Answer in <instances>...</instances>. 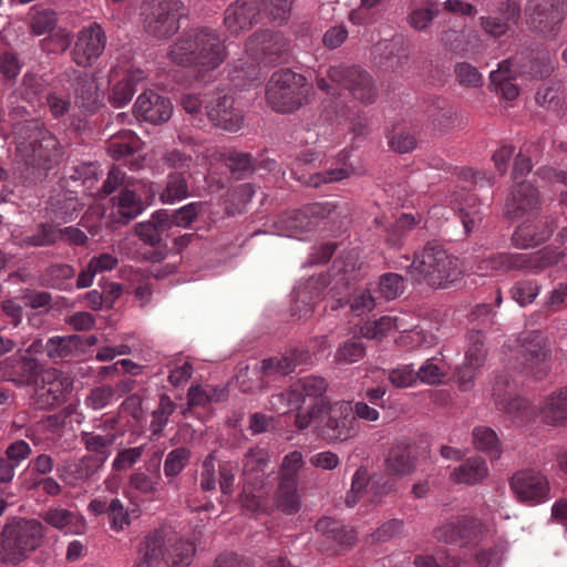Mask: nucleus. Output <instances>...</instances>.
Masks as SVG:
<instances>
[{"label":"nucleus","mask_w":567,"mask_h":567,"mask_svg":"<svg viewBox=\"0 0 567 567\" xmlns=\"http://www.w3.org/2000/svg\"><path fill=\"white\" fill-rule=\"evenodd\" d=\"M172 113L173 105L169 99L152 90L140 94L134 104L135 116L152 124L167 122Z\"/></svg>","instance_id":"21"},{"label":"nucleus","mask_w":567,"mask_h":567,"mask_svg":"<svg viewBox=\"0 0 567 567\" xmlns=\"http://www.w3.org/2000/svg\"><path fill=\"white\" fill-rule=\"evenodd\" d=\"M249 45L269 62H274L289 50V41L281 32L262 30L254 34Z\"/></svg>","instance_id":"29"},{"label":"nucleus","mask_w":567,"mask_h":567,"mask_svg":"<svg viewBox=\"0 0 567 567\" xmlns=\"http://www.w3.org/2000/svg\"><path fill=\"white\" fill-rule=\"evenodd\" d=\"M358 433V425L351 406L346 402L322 408L318 421V436L327 442H343Z\"/></svg>","instance_id":"10"},{"label":"nucleus","mask_w":567,"mask_h":567,"mask_svg":"<svg viewBox=\"0 0 567 567\" xmlns=\"http://www.w3.org/2000/svg\"><path fill=\"white\" fill-rule=\"evenodd\" d=\"M409 267L417 275V281L433 288H445L462 275L458 259L436 241L426 243L420 252H415Z\"/></svg>","instance_id":"2"},{"label":"nucleus","mask_w":567,"mask_h":567,"mask_svg":"<svg viewBox=\"0 0 567 567\" xmlns=\"http://www.w3.org/2000/svg\"><path fill=\"white\" fill-rule=\"evenodd\" d=\"M226 165L236 179H241L255 171V162L250 154L233 152L226 157Z\"/></svg>","instance_id":"57"},{"label":"nucleus","mask_w":567,"mask_h":567,"mask_svg":"<svg viewBox=\"0 0 567 567\" xmlns=\"http://www.w3.org/2000/svg\"><path fill=\"white\" fill-rule=\"evenodd\" d=\"M161 161L172 172L192 174V168L197 164V156H195V151L189 145H184L183 147L165 150Z\"/></svg>","instance_id":"39"},{"label":"nucleus","mask_w":567,"mask_h":567,"mask_svg":"<svg viewBox=\"0 0 567 567\" xmlns=\"http://www.w3.org/2000/svg\"><path fill=\"white\" fill-rule=\"evenodd\" d=\"M43 525L35 519L18 518L4 525L1 533L0 558L6 564L18 565L40 547Z\"/></svg>","instance_id":"3"},{"label":"nucleus","mask_w":567,"mask_h":567,"mask_svg":"<svg viewBox=\"0 0 567 567\" xmlns=\"http://www.w3.org/2000/svg\"><path fill=\"white\" fill-rule=\"evenodd\" d=\"M269 454L264 449L249 450L243 460L244 485L254 488H265L269 482Z\"/></svg>","instance_id":"22"},{"label":"nucleus","mask_w":567,"mask_h":567,"mask_svg":"<svg viewBox=\"0 0 567 567\" xmlns=\"http://www.w3.org/2000/svg\"><path fill=\"white\" fill-rule=\"evenodd\" d=\"M378 290L385 300H393L403 293L404 279L395 272L383 274L379 278Z\"/></svg>","instance_id":"60"},{"label":"nucleus","mask_w":567,"mask_h":567,"mask_svg":"<svg viewBox=\"0 0 567 567\" xmlns=\"http://www.w3.org/2000/svg\"><path fill=\"white\" fill-rule=\"evenodd\" d=\"M539 194L537 187L529 182L517 183L506 199V213L517 217L538 207Z\"/></svg>","instance_id":"30"},{"label":"nucleus","mask_w":567,"mask_h":567,"mask_svg":"<svg viewBox=\"0 0 567 567\" xmlns=\"http://www.w3.org/2000/svg\"><path fill=\"white\" fill-rule=\"evenodd\" d=\"M195 545L185 539H171L166 546V564L171 567H187L195 555Z\"/></svg>","instance_id":"47"},{"label":"nucleus","mask_w":567,"mask_h":567,"mask_svg":"<svg viewBox=\"0 0 567 567\" xmlns=\"http://www.w3.org/2000/svg\"><path fill=\"white\" fill-rule=\"evenodd\" d=\"M116 434L114 432H85L81 434V441L87 452L93 456L83 457L73 471V481L91 477L106 461L110 455V447L114 444Z\"/></svg>","instance_id":"13"},{"label":"nucleus","mask_w":567,"mask_h":567,"mask_svg":"<svg viewBox=\"0 0 567 567\" xmlns=\"http://www.w3.org/2000/svg\"><path fill=\"white\" fill-rule=\"evenodd\" d=\"M454 73L458 84L464 87L477 89L483 85L482 73L477 68L467 62L456 63L454 66Z\"/></svg>","instance_id":"63"},{"label":"nucleus","mask_w":567,"mask_h":567,"mask_svg":"<svg viewBox=\"0 0 567 567\" xmlns=\"http://www.w3.org/2000/svg\"><path fill=\"white\" fill-rule=\"evenodd\" d=\"M259 0H236L226 10L224 23L230 34L251 29L261 19V9Z\"/></svg>","instance_id":"19"},{"label":"nucleus","mask_w":567,"mask_h":567,"mask_svg":"<svg viewBox=\"0 0 567 567\" xmlns=\"http://www.w3.org/2000/svg\"><path fill=\"white\" fill-rule=\"evenodd\" d=\"M55 141L52 137L35 138L29 143L31 154L28 155V163L33 166H43L45 163L51 162L49 147L54 146Z\"/></svg>","instance_id":"62"},{"label":"nucleus","mask_w":567,"mask_h":567,"mask_svg":"<svg viewBox=\"0 0 567 567\" xmlns=\"http://www.w3.org/2000/svg\"><path fill=\"white\" fill-rule=\"evenodd\" d=\"M556 226L557 223L553 217L526 220L515 229L513 241L522 248L539 245L551 236Z\"/></svg>","instance_id":"24"},{"label":"nucleus","mask_w":567,"mask_h":567,"mask_svg":"<svg viewBox=\"0 0 567 567\" xmlns=\"http://www.w3.org/2000/svg\"><path fill=\"white\" fill-rule=\"evenodd\" d=\"M143 79V72L136 71L128 73L121 81L115 83L111 90L109 101L114 107H123L132 100L136 83Z\"/></svg>","instance_id":"46"},{"label":"nucleus","mask_w":567,"mask_h":567,"mask_svg":"<svg viewBox=\"0 0 567 567\" xmlns=\"http://www.w3.org/2000/svg\"><path fill=\"white\" fill-rule=\"evenodd\" d=\"M227 58L225 40L209 27L184 31L167 50L171 63L189 68L197 81H207Z\"/></svg>","instance_id":"1"},{"label":"nucleus","mask_w":567,"mask_h":567,"mask_svg":"<svg viewBox=\"0 0 567 567\" xmlns=\"http://www.w3.org/2000/svg\"><path fill=\"white\" fill-rule=\"evenodd\" d=\"M144 187L141 182H133L126 177L120 167H112L107 178L102 184V198L121 189L117 198V213L125 223L138 216L143 209V200L138 192Z\"/></svg>","instance_id":"9"},{"label":"nucleus","mask_w":567,"mask_h":567,"mask_svg":"<svg viewBox=\"0 0 567 567\" xmlns=\"http://www.w3.org/2000/svg\"><path fill=\"white\" fill-rule=\"evenodd\" d=\"M316 530L323 537L326 543L332 549H347L352 546L355 540L354 530L346 527L340 522L322 517L316 524Z\"/></svg>","instance_id":"28"},{"label":"nucleus","mask_w":567,"mask_h":567,"mask_svg":"<svg viewBox=\"0 0 567 567\" xmlns=\"http://www.w3.org/2000/svg\"><path fill=\"white\" fill-rule=\"evenodd\" d=\"M193 174L183 172H171L166 176V184L159 193V199L164 204H174L186 199L189 196L188 179Z\"/></svg>","instance_id":"40"},{"label":"nucleus","mask_w":567,"mask_h":567,"mask_svg":"<svg viewBox=\"0 0 567 567\" xmlns=\"http://www.w3.org/2000/svg\"><path fill=\"white\" fill-rule=\"evenodd\" d=\"M342 210L338 203H312L300 209L287 212L278 220V227L287 237H298L316 229L323 220L336 221Z\"/></svg>","instance_id":"7"},{"label":"nucleus","mask_w":567,"mask_h":567,"mask_svg":"<svg viewBox=\"0 0 567 567\" xmlns=\"http://www.w3.org/2000/svg\"><path fill=\"white\" fill-rule=\"evenodd\" d=\"M365 355V344L355 333L353 338L341 343L336 353L334 361L339 364H352Z\"/></svg>","instance_id":"54"},{"label":"nucleus","mask_w":567,"mask_h":567,"mask_svg":"<svg viewBox=\"0 0 567 567\" xmlns=\"http://www.w3.org/2000/svg\"><path fill=\"white\" fill-rule=\"evenodd\" d=\"M161 481V461L154 457L130 475L128 487L141 495H154L158 492Z\"/></svg>","instance_id":"26"},{"label":"nucleus","mask_w":567,"mask_h":567,"mask_svg":"<svg viewBox=\"0 0 567 567\" xmlns=\"http://www.w3.org/2000/svg\"><path fill=\"white\" fill-rule=\"evenodd\" d=\"M421 218H416L412 214H402L394 223L384 228V243L393 249H399L403 246L408 234L414 229L420 223Z\"/></svg>","instance_id":"42"},{"label":"nucleus","mask_w":567,"mask_h":567,"mask_svg":"<svg viewBox=\"0 0 567 567\" xmlns=\"http://www.w3.org/2000/svg\"><path fill=\"white\" fill-rule=\"evenodd\" d=\"M485 528L481 519L464 515L449 519L437 526L433 536L440 543L465 546L480 540Z\"/></svg>","instance_id":"14"},{"label":"nucleus","mask_w":567,"mask_h":567,"mask_svg":"<svg viewBox=\"0 0 567 567\" xmlns=\"http://www.w3.org/2000/svg\"><path fill=\"white\" fill-rule=\"evenodd\" d=\"M441 41L451 52L462 56L476 55L483 48L481 35L473 29L462 28L457 30L449 27L442 30Z\"/></svg>","instance_id":"23"},{"label":"nucleus","mask_w":567,"mask_h":567,"mask_svg":"<svg viewBox=\"0 0 567 567\" xmlns=\"http://www.w3.org/2000/svg\"><path fill=\"white\" fill-rule=\"evenodd\" d=\"M53 224H42L41 230L37 235H32L27 238L28 244L32 246H43L54 244L56 240L61 239L63 236L68 237V240L71 241V227L58 228L61 226V220L66 221L65 216H68V212H63L62 208L52 209Z\"/></svg>","instance_id":"34"},{"label":"nucleus","mask_w":567,"mask_h":567,"mask_svg":"<svg viewBox=\"0 0 567 567\" xmlns=\"http://www.w3.org/2000/svg\"><path fill=\"white\" fill-rule=\"evenodd\" d=\"M488 475L486 461L480 456L466 458L450 473V480L455 484L476 485Z\"/></svg>","instance_id":"31"},{"label":"nucleus","mask_w":567,"mask_h":567,"mask_svg":"<svg viewBox=\"0 0 567 567\" xmlns=\"http://www.w3.org/2000/svg\"><path fill=\"white\" fill-rule=\"evenodd\" d=\"M169 229V214L165 210H159L153 214L150 221L138 224L136 234L144 243L151 246H159Z\"/></svg>","instance_id":"33"},{"label":"nucleus","mask_w":567,"mask_h":567,"mask_svg":"<svg viewBox=\"0 0 567 567\" xmlns=\"http://www.w3.org/2000/svg\"><path fill=\"white\" fill-rule=\"evenodd\" d=\"M373 52L379 54L391 68L401 64L408 58V49L402 35H394L390 40L379 41L374 45Z\"/></svg>","instance_id":"44"},{"label":"nucleus","mask_w":567,"mask_h":567,"mask_svg":"<svg viewBox=\"0 0 567 567\" xmlns=\"http://www.w3.org/2000/svg\"><path fill=\"white\" fill-rule=\"evenodd\" d=\"M509 487L516 498L524 504L536 505L549 498V482L535 470L516 472L509 481Z\"/></svg>","instance_id":"15"},{"label":"nucleus","mask_w":567,"mask_h":567,"mask_svg":"<svg viewBox=\"0 0 567 567\" xmlns=\"http://www.w3.org/2000/svg\"><path fill=\"white\" fill-rule=\"evenodd\" d=\"M18 378H11L14 383L38 386V377L41 368L38 360L29 357H22L18 360Z\"/></svg>","instance_id":"61"},{"label":"nucleus","mask_w":567,"mask_h":567,"mask_svg":"<svg viewBox=\"0 0 567 567\" xmlns=\"http://www.w3.org/2000/svg\"><path fill=\"white\" fill-rule=\"evenodd\" d=\"M565 256L566 251H558L549 246L532 254H491L478 262L477 269L485 272L508 270L537 272L558 264Z\"/></svg>","instance_id":"6"},{"label":"nucleus","mask_w":567,"mask_h":567,"mask_svg":"<svg viewBox=\"0 0 567 567\" xmlns=\"http://www.w3.org/2000/svg\"><path fill=\"white\" fill-rule=\"evenodd\" d=\"M261 18L278 25L287 23L290 18L293 0H259Z\"/></svg>","instance_id":"53"},{"label":"nucleus","mask_w":567,"mask_h":567,"mask_svg":"<svg viewBox=\"0 0 567 567\" xmlns=\"http://www.w3.org/2000/svg\"><path fill=\"white\" fill-rule=\"evenodd\" d=\"M106 37L102 27L95 22L84 27L78 34L73 45V62L87 66L104 51Z\"/></svg>","instance_id":"17"},{"label":"nucleus","mask_w":567,"mask_h":567,"mask_svg":"<svg viewBox=\"0 0 567 567\" xmlns=\"http://www.w3.org/2000/svg\"><path fill=\"white\" fill-rule=\"evenodd\" d=\"M509 66H515L511 60L499 63L498 69L489 74L491 86L503 95L504 99L512 101L518 95V87L512 82L514 72Z\"/></svg>","instance_id":"43"},{"label":"nucleus","mask_w":567,"mask_h":567,"mask_svg":"<svg viewBox=\"0 0 567 567\" xmlns=\"http://www.w3.org/2000/svg\"><path fill=\"white\" fill-rule=\"evenodd\" d=\"M64 381H68L66 378H62V372L56 369H43L40 368L39 377H38V386L44 388L47 384L49 385L48 393L53 394V398L56 400L60 393L63 395V391L69 393V385L71 383L64 384Z\"/></svg>","instance_id":"55"},{"label":"nucleus","mask_w":567,"mask_h":567,"mask_svg":"<svg viewBox=\"0 0 567 567\" xmlns=\"http://www.w3.org/2000/svg\"><path fill=\"white\" fill-rule=\"evenodd\" d=\"M511 61L522 72L539 79L549 76L555 70V62L545 50L529 53L527 62L524 61L523 55H516Z\"/></svg>","instance_id":"36"},{"label":"nucleus","mask_w":567,"mask_h":567,"mask_svg":"<svg viewBox=\"0 0 567 567\" xmlns=\"http://www.w3.org/2000/svg\"><path fill=\"white\" fill-rule=\"evenodd\" d=\"M303 466L302 454L292 451L285 455L279 471V482L298 484L299 471Z\"/></svg>","instance_id":"58"},{"label":"nucleus","mask_w":567,"mask_h":567,"mask_svg":"<svg viewBox=\"0 0 567 567\" xmlns=\"http://www.w3.org/2000/svg\"><path fill=\"white\" fill-rule=\"evenodd\" d=\"M392 484L383 476L369 477V473L365 468L360 467L355 471L352 477L351 489L347 493L346 504L349 507H353L362 494L368 491L373 492L374 496L390 493Z\"/></svg>","instance_id":"25"},{"label":"nucleus","mask_w":567,"mask_h":567,"mask_svg":"<svg viewBox=\"0 0 567 567\" xmlns=\"http://www.w3.org/2000/svg\"><path fill=\"white\" fill-rule=\"evenodd\" d=\"M317 86L331 95H334L340 89H344L363 104H372L377 99L372 78L357 66H331L328 70V79H317Z\"/></svg>","instance_id":"5"},{"label":"nucleus","mask_w":567,"mask_h":567,"mask_svg":"<svg viewBox=\"0 0 567 567\" xmlns=\"http://www.w3.org/2000/svg\"><path fill=\"white\" fill-rule=\"evenodd\" d=\"M540 413L547 424L567 422V386L545 399Z\"/></svg>","instance_id":"41"},{"label":"nucleus","mask_w":567,"mask_h":567,"mask_svg":"<svg viewBox=\"0 0 567 567\" xmlns=\"http://www.w3.org/2000/svg\"><path fill=\"white\" fill-rule=\"evenodd\" d=\"M231 95L219 91L207 101L205 109L208 120L216 127L228 132H238L244 124L243 112L235 107Z\"/></svg>","instance_id":"16"},{"label":"nucleus","mask_w":567,"mask_h":567,"mask_svg":"<svg viewBox=\"0 0 567 567\" xmlns=\"http://www.w3.org/2000/svg\"><path fill=\"white\" fill-rule=\"evenodd\" d=\"M181 0H144L141 16L145 32L156 39H168L181 28Z\"/></svg>","instance_id":"8"},{"label":"nucleus","mask_w":567,"mask_h":567,"mask_svg":"<svg viewBox=\"0 0 567 567\" xmlns=\"http://www.w3.org/2000/svg\"><path fill=\"white\" fill-rule=\"evenodd\" d=\"M308 357L309 354L302 351H292L289 355L271 357L260 362L259 371L264 378L284 377L292 372Z\"/></svg>","instance_id":"32"},{"label":"nucleus","mask_w":567,"mask_h":567,"mask_svg":"<svg viewBox=\"0 0 567 567\" xmlns=\"http://www.w3.org/2000/svg\"><path fill=\"white\" fill-rule=\"evenodd\" d=\"M473 442L476 449L486 452L491 457L497 458L501 454L498 450V439L496 433L484 426H478L473 430Z\"/></svg>","instance_id":"56"},{"label":"nucleus","mask_w":567,"mask_h":567,"mask_svg":"<svg viewBox=\"0 0 567 567\" xmlns=\"http://www.w3.org/2000/svg\"><path fill=\"white\" fill-rule=\"evenodd\" d=\"M190 458V451L186 447L172 450L164 462V474L171 480L176 477L186 467Z\"/></svg>","instance_id":"59"},{"label":"nucleus","mask_w":567,"mask_h":567,"mask_svg":"<svg viewBox=\"0 0 567 567\" xmlns=\"http://www.w3.org/2000/svg\"><path fill=\"white\" fill-rule=\"evenodd\" d=\"M140 147V138L131 131L125 130L113 135L107 144V152L114 159H121L133 154Z\"/></svg>","instance_id":"48"},{"label":"nucleus","mask_w":567,"mask_h":567,"mask_svg":"<svg viewBox=\"0 0 567 567\" xmlns=\"http://www.w3.org/2000/svg\"><path fill=\"white\" fill-rule=\"evenodd\" d=\"M441 11L440 4L433 0H426L422 7L412 8L408 14V23L415 31H425Z\"/></svg>","instance_id":"50"},{"label":"nucleus","mask_w":567,"mask_h":567,"mask_svg":"<svg viewBox=\"0 0 567 567\" xmlns=\"http://www.w3.org/2000/svg\"><path fill=\"white\" fill-rule=\"evenodd\" d=\"M522 370L537 380L544 379L550 370V353L542 332L533 330L519 336Z\"/></svg>","instance_id":"11"},{"label":"nucleus","mask_w":567,"mask_h":567,"mask_svg":"<svg viewBox=\"0 0 567 567\" xmlns=\"http://www.w3.org/2000/svg\"><path fill=\"white\" fill-rule=\"evenodd\" d=\"M529 27L545 38L555 39L565 17L564 0H529Z\"/></svg>","instance_id":"12"},{"label":"nucleus","mask_w":567,"mask_h":567,"mask_svg":"<svg viewBox=\"0 0 567 567\" xmlns=\"http://www.w3.org/2000/svg\"><path fill=\"white\" fill-rule=\"evenodd\" d=\"M99 166L95 163H81L73 166V183H79L82 192L91 197L102 198V186L97 187Z\"/></svg>","instance_id":"45"},{"label":"nucleus","mask_w":567,"mask_h":567,"mask_svg":"<svg viewBox=\"0 0 567 567\" xmlns=\"http://www.w3.org/2000/svg\"><path fill=\"white\" fill-rule=\"evenodd\" d=\"M307 79L289 69L276 71L267 83L266 99L278 113H292L308 102Z\"/></svg>","instance_id":"4"},{"label":"nucleus","mask_w":567,"mask_h":567,"mask_svg":"<svg viewBox=\"0 0 567 567\" xmlns=\"http://www.w3.org/2000/svg\"><path fill=\"white\" fill-rule=\"evenodd\" d=\"M505 381L499 377L493 388L495 405L514 421L526 423L536 415L535 406L525 398L513 395L504 389Z\"/></svg>","instance_id":"18"},{"label":"nucleus","mask_w":567,"mask_h":567,"mask_svg":"<svg viewBox=\"0 0 567 567\" xmlns=\"http://www.w3.org/2000/svg\"><path fill=\"white\" fill-rule=\"evenodd\" d=\"M75 105L82 109L84 113H93L99 107L100 93L95 79L85 73L76 78Z\"/></svg>","instance_id":"38"},{"label":"nucleus","mask_w":567,"mask_h":567,"mask_svg":"<svg viewBox=\"0 0 567 567\" xmlns=\"http://www.w3.org/2000/svg\"><path fill=\"white\" fill-rule=\"evenodd\" d=\"M166 546L159 533H151L141 544L138 555L158 567L162 560L166 561Z\"/></svg>","instance_id":"52"},{"label":"nucleus","mask_w":567,"mask_h":567,"mask_svg":"<svg viewBox=\"0 0 567 567\" xmlns=\"http://www.w3.org/2000/svg\"><path fill=\"white\" fill-rule=\"evenodd\" d=\"M315 161L313 154L309 152H305L300 154L295 163V166H300L302 164H310ZM291 175L299 181L300 183L318 188L323 184L340 182L350 175V171L347 168H329L322 172L312 173L309 175H298L297 167L291 168Z\"/></svg>","instance_id":"27"},{"label":"nucleus","mask_w":567,"mask_h":567,"mask_svg":"<svg viewBox=\"0 0 567 567\" xmlns=\"http://www.w3.org/2000/svg\"><path fill=\"white\" fill-rule=\"evenodd\" d=\"M176 409V404L167 395H162L158 406L152 413L151 430L153 434H159Z\"/></svg>","instance_id":"64"},{"label":"nucleus","mask_w":567,"mask_h":567,"mask_svg":"<svg viewBox=\"0 0 567 567\" xmlns=\"http://www.w3.org/2000/svg\"><path fill=\"white\" fill-rule=\"evenodd\" d=\"M292 393L299 404L305 403L307 399L312 400V403L322 402L323 406L327 405L323 394L327 391V381L318 375H306L299 378L292 384Z\"/></svg>","instance_id":"35"},{"label":"nucleus","mask_w":567,"mask_h":567,"mask_svg":"<svg viewBox=\"0 0 567 567\" xmlns=\"http://www.w3.org/2000/svg\"><path fill=\"white\" fill-rule=\"evenodd\" d=\"M276 504L287 515L298 513L301 507L298 484L279 482L276 492Z\"/></svg>","instance_id":"51"},{"label":"nucleus","mask_w":567,"mask_h":567,"mask_svg":"<svg viewBox=\"0 0 567 567\" xmlns=\"http://www.w3.org/2000/svg\"><path fill=\"white\" fill-rule=\"evenodd\" d=\"M346 303L350 305V310L354 316L361 317L375 307V299L369 289H358L352 293L349 300L339 298L332 301L330 308L337 310Z\"/></svg>","instance_id":"49"},{"label":"nucleus","mask_w":567,"mask_h":567,"mask_svg":"<svg viewBox=\"0 0 567 567\" xmlns=\"http://www.w3.org/2000/svg\"><path fill=\"white\" fill-rule=\"evenodd\" d=\"M384 466L386 473L395 477L411 474L415 468L411 447L402 443L393 445L385 458Z\"/></svg>","instance_id":"37"},{"label":"nucleus","mask_w":567,"mask_h":567,"mask_svg":"<svg viewBox=\"0 0 567 567\" xmlns=\"http://www.w3.org/2000/svg\"><path fill=\"white\" fill-rule=\"evenodd\" d=\"M519 17L518 2L504 0L499 2L494 14L481 17L478 24L487 35L496 39L505 35L512 25L517 24Z\"/></svg>","instance_id":"20"}]
</instances>
